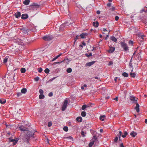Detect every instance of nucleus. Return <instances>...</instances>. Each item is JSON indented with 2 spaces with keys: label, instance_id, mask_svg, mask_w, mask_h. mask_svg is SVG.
Instances as JSON below:
<instances>
[{
  "label": "nucleus",
  "instance_id": "nucleus-1",
  "mask_svg": "<svg viewBox=\"0 0 147 147\" xmlns=\"http://www.w3.org/2000/svg\"><path fill=\"white\" fill-rule=\"evenodd\" d=\"M129 99L131 100L132 101L133 103L136 104V106L135 108V109L137 113H139L140 111V106L137 103L138 98L134 96H131L130 97Z\"/></svg>",
  "mask_w": 147,
  "mask_h": 147
},
{
  "label": "nucleus",
  "instance_id": "nucleus-2",
  "mask_svg": "<svg viewBox=\"0 0 147 147\" xmlns=\"http://www.w3.org/2000/svg\"><path fill=\"white\" fill-rule=\"evenodd\" d=\"M34 134V131H28L27 133V136H26L24 138V142H27V143L29 142V140L30 138L33 136Z\"/></svg>",
  "mask_w": 147,
  "mask_h": 147
},
{
  "label": "nucleus",
  "instance_id": "nucleus-3",
  "mask_svg": "<svg viewBox=\"0 0 147 147\" xmlns=\"http://www.w3.org/2000/svg\"><path fill=\"white\" fill-rule=\"evenodd\" d=\"M34 27L33 28H28L27 27H23L20 28L22 32L25 34H27L30 31H34L35 30Z\"/></svg>",
  "mask_w": 147,
  "mask_h": 147
},
{
  "label": "nucleus",
  "instance_id": "nucleus-4",
  "mask_svg": "<svg viewBox=\"0 0 147 147\" xmlns=\"http://www.w3.org/2000/svg\"><path fill=\"white\" fill-rule=\"evenodd\" d=\"M71 24V23L69 22L68 21H65L63 24H61L60 25V27L59 28V30H63L65 27L67 26L70 24Z\"/></svg>",
  "mask_w": 147,
  "mask_h": 147
},
{
  "label": "nucleus",
  "instance_id": "nucleus-5",
  "mask_svg": "<svg viewBox=\"0 0 147 147\" xmlns=\"http://www.w3.org/2000/svg\"><path fill=\"white\" fill-rule=\"evenodd\" d=\"M120 44L121 47L124 51H126L129 50V47L127 44L123 42H121Z\"/></svg>",
  "mask_w": 147,
  "mask_h": 147
},
{
  "label": "nucleus",
  "instance_id": "nucleus-6",
  "mask_svg": "<svg viewBox=\"0 0 147 147\" xmlns=\"http://www.w3.org/2000/svg\"><path fill=\"white\" fill-rule=\"evenodd\" d=\"M67 104L68 100L67 98H66L64 100L62 105L61 109L62 111H64L66 109Z\"/></svg>",
  "mask_w": 147,
  "mask_h": 147
},
{
  "label": "nucleus",
  "instance_id": "nucleus-7",
  "mask_svg": "<svg viewBox=\"0 0 147 147\" xmlns=\"http://www.w3.org/2000/svg\"><path fill=\"white\" fill-rule=\"evenodd\" d=\"M122 133L121 131H119V134H118L117 135L116 137H115V138L114 140V143H117L118 140L119 139V140H120V137L121 136V135L122 134Z\"/></svg>",
  "mask_w": 147,
  "mask_h": 147
},
{
  "label": "nucleus",
  "instance_id": "nucleus-8",
  "mask_svg": "<svg viewBox=\"0 0 147 147\" xmlns=\"http://www.w3.org/2000/svg\"><path fill=\"white\" fill-rule=\"evenodd\" d=\"M42 38L45 41H49L52 40V37L49 35H46L43 37Z\"/></svg>",
  "mask_w": 147,
  "mask_h": 147
},
{
  "label": "nucleus",
  "instance_id": "nucleus-9",
  "mask_svg": "<svg viewBox=\"0 0 147 147\" xmlns=\"http://www.w3.org/2000/svg\"><path fill=\"white\" fill-rule=\"evenodd\" d=\"M13 40L14 42L17 43L18 44H20L21 42L22 41L21 39L17 38L16 37L14 38Z\"/></svg>",
  "mask_w": 147,
  "mask_h": 147
},
{
  "label": "nucleus",
  "instance_id": "nucleus-10",
  "mask_svg": "<svg viewBox=\"0 0 147 147\" xmlns=\"http://www.w3.org/2000/svg\"><path fill=\"white\" fill-rule=\"evenodd\" d=\"M115 49V48L113 47L111 45L109 46V49L108 51V52L110 53H113Z\"/></svg>",
  "mask_w": 147,
  "mask_h": 147
},
{
  "label": "nucleus",
  "instance_id": "nucleus-11",
  "mask_svg": "<svg viewBox=\"0 0 147 147\" xmlns=\"http://www.w3.org/2000/svg\"><path fill=\"white\" fill-rule=\"evenodd\" d=\"M20 130L21 131H27L28 129L27 128H26L23 125H21L19 127Z\"/></svg>",
  "mask_w": 147,
  "mask_h": 147
},
{
  "label": "nucleus",
  "instance_id": "nucleus-12",
  "mask_svg": "<svg viewBox=\"0 0 147 147\" xmlns=\"http://www.w3.org/2000/svg\"><path fill=\"white\" fill-rule=\"evenodd\" d=\"M14 16L17 18H19L21 16V13L20 11H17L14 14Z\"/></svg>",
  "mask_w": 147,
  "mask_h": 147
},
{
  "label": "nucleus",
  "instance_id": "nucleus-13",
  "mask_svg": "<svg viewBox=\"0 0 147 147\" xmlns=\"http://www.w3.org/2000/svg\"><path fill=\"white\" fill-rule=\"evenodd\" d=\"M95 62V61H93L87 63L85 65L86 67H90Z\"/></svg>",
  "mask_w": 147,
  "mask_h": 147
},
{
  "label": "nucleus",
  "instance_id": "nucleus-14",
  "mask_svg": "<svg viewBox=\"0 0 147 147\" xmlns=\"http://www.w3.org/2000/svg\"><path fill=\"white\" fill-rule=\"evenodd\" d=\"M88 34L87 33L82 32L80 35V36L81 38H86Z\"/></svg>",
  "mask_w": 147,
  "mask_h": 147
},
{
  "label": "nucleus",
  "instance_id": "nucleus-15",
  "mask_svg": "<svg viewBox=\"0 0 147 147\" xmlns=\"http://www.w3.org/2000/svg\"><path fill=\"white\" fill-rule=\"evenodd\" d=\"M28 18L27 14H23L21 15V18L23 20L26 19Z\"/></svg>",
  "mask_w": 147,
  "mask_h": 147
},
{
  "label": "nucleus",
  "instance_id": "nucleus-16",
  "mask_svg": "<svg viewBox=\"0 0 147 147\" xmlns=\"http://www.w3.org/2000/svg\"><path fill=\"white\" fill-rule=\"evenodd\" d=\"M130 135L133 137H135L137 135V133L134 131H132L130 134Z\"/></svg>",
  "mask_w": 147,
  "mask_h": 147
},
{
  "label": "nucleus",
  "instance_id": "nucleus-17",
  "mask_svg": "<svg viewBox=\"0 0 147 147\" xmlns=\"http://www.w3.org/2000/svg\"><path fill=\"white\" fill-rule=\"evenodd\" d=\"M111 40L112 41L115 42L117 41V38L113 36H112L110 37Z\"/></svg>",
  "mask_w": 147,
  "mask_h": 147
},
{
  "label": "nucleus",
  "instance_id": "nucleus-18",
  "mask_svg": "<svg viewBox=\"0 0 147 147\" xmlns=\"http://www.w3.org/2000/svg\"><path fill=\"white\" fill-rule=\"evenodd\" d=\"M93 26L96 28L98 27L99 25V23L98 22L96 21V22H93Z\"/></svg>",
  "mask_w": 147,
  "mask_h": 147
},
{
  "label": "nucleus",
  "instance_id": "nucleus-19",
  "mask_svg": "<svg viewBox=\"0 0 147 147\" xmlns=\"http://www.w3.org/2000/svg\"><path fill=\"white\" fill-rule=\"evenodd\" d=\"M30 0H25L23 2V3L26 5H28L30 2Z\"/></svg>",
  "mask_w": 147,
  "mask_h": 147
},
{
  "label": "nucleus",
  "instance_id": "nucleus-20",
  "mask_svg": "<svg viewBox=\"0 0 147 147\" xmlns=\"http://www.w3.org/2000/svg\"><path fill=\"white\" fill-rule=\"evenodd\" d=\"M31 6H35L36 8H39L40 6L39 5L36 3H33L31 5Z\"/></svg>",
  "mask_w": 147,
  "mask_h": 147
},
{
  "label": "nucleus",
  "instance_id": "nucleus-21",
  "mask_svg": "<svg viewBox=\"0 0 147 147\" xmlns=\"http://www.w3.org/2000/svg\"><path fill=\"white\" fill-rule=\"evenodd\" d=\"M76 121L78 122H81L82 121V118L81 117H78L76 119Z\"/></svg>",
  "mask_w": 147,
  "mask_h": 147
},
{
  "label": "nucleus",
  "instance_id": "nucleus-22",
  "mask_svg": "<svg viewBox=\"0 0 147 147\" xmlns=\"http://www.w3.org/2000/svg\"><path fill=\"white\" fill-rule=\"evenodd\" d=\"M64 138H65V139H67L68 140H71L72 141H74L73 138L71 136H68V137L65 136V137H64Z\"/></svg>",
  "mask_w": 147,
  "mask_h": 147
},
{
  "label": "nucleus",
  "instance_id": "nucleus-23",
  "mask_svg": "<svg viewBox=\"0 0 147 147\" xmlns=\"http://www.w3.org/2000/svg\"><path fill=\"white\" fill-rule=\"evenodd\" d=\"M27 90L26 88H23L21 90V93L25 94L27 92Z\"/></svg>",
  "mask_w": 147,
  "mask_h": 147
},
{
  "label": "nucleus",
  "instance_id": "nucleus-24",
  "mask_svg": "<svg viewBox=\"0 0 147 147\" xmlns=\"http://www.w3.org/2000/svg\"><path fill=\"white\" fill-rule=\"evenodd\" d=\"M6 102V100L2 98L0 99V103L1 104L5 103Z\"/></svg>",
  "mask_w": 147,
  "mask_h": 147
},
{
  "label": "nucleus",
  "instance_id": "nucleus-25",
  "mask_svg": "<svg viewBox=\"0 0 147 147\" xmlns=\"http://www.w3.org/2000/svg\"><path fill=\"white\" fill-rule=\"evenodd\" d=\"M72 71V69L71 68L69 67L66 70V71L68 73H70Z\"/></svg>",
  "mask_w": 147,
  "mask_h": 147
},
{
  "label": "nucleus",
  "instance_id": "nucleus-26",
  "mask_svg": "<svg viewBox=\"0 0 147 147\" xmlns=\"http://www.w3.org/2000/svg\"><path fill=\"white\" fill-rule=\"evenodd\" d=\"M127 134V131H124V134L123 135H121V136L123 138H124L126 137Z\"/></svg>",
  "mask_w": 147,
  "mask_h": 147
},
{
  "label": "nucleus",
  "instance_id": "nucleus-27",
  "mask_svg": "<svg viewBox=\"0 0 147 147\" xmlns=\"http://www.w3.org/2000/svg\"><path fill=\"white\" fill-rule=\"evenodd\" d=\"M86 134V132H84L83 131H81V134L82 137H84L86 136L85 134Z\"/></svg>",
  "mask_w": 147,
  "mask_h": 147
},
{
  "label": "nucleus",
  "instance_id": "nucleus-28",
  "mask_svg": "<svg viewBox=\"0 0 147 147\" xmlns=\"http://www.w3.org/2000/svg\"><path fill=\"white\" fill-rule=\"evenodd\" d=\"M145 37V36L144 35H139V37L140 39H142V40H141V41H142L144 39V38Z\"/></svg>",
  "mask_w": 147,
  "mask_h": 147
},
{
  "label": "nucleus",
  "instance_id": "nucleus-29",
  "mask_svg": "<svg viewBox=\"0 0 147 147\" xmlns=\"http://www.w3.org/2000/svg\"><path fill=\"white\" fill-rule=\"evenodd\" d=\"M105 117V116L104 115H101L100 117V119L102 121H104V119L103 118Z\"/></svg>",
  "mask_w": 147,
  "mask_h": 147
},
{
  "label": "nucleus",
  "instance_id": "nucleus-30",
  "mask_svg": "<svg viewBox=\"0 0 147 147\" xmlns=\"http://www.w3.org/2000/svg\"><path fill=\"white\" fill-rule=\"evenodd\" d=\"M21 72L22 73H24L25 72L26 70L25 68H22L21 69Z\"/></svg>",
  "mask_w": 147,
  "mask_h": 147
},
{
  "label": "nucleus",
  "instance_id": "nucleus-31",
  "mask_svg": "<svg viewBox=\"0 0 147 147\" xmlns=\"http://www.w3.org/2000/svg\"><path fill=\"white\" fill-rule=\"evenodd\" d=\"M122 76L124 77H127L128 76V75L126 72H123L122 73Z\"/></svg>",
  "mask_w": 147,
  "mask_h": 147
},
{
  "label": "nucleus",
  "instance_id": "nucleus-32",
  "mask_svg": "<svg viewBox=\"0 0 147 147\" xmlns=\"http://www.w3.org/2000/svg\"><path fill=\"white\" fill-rule=\"evenodd\" d=\"M94 144V141H92L91 142H90L89 144V147H92V145Z\"/></svg>",
  "mask_w": 147,
  "mask_h": 147
},
{
  "label": "nucleus",
  "instance_id": "nucleus-33",
  "mask_svg": "<svg viewBox=\"0 0 147 147\" xmlns=\"http://www.w3.org/2000/svg\"><path fill=\"white\" fill-rule=\"evenodd\" d=\"M130 75L131 76V77L132 78H135V77L136 74L134 73H132V72H131L130 74Z\"/></svg>",
  "mask_w": 147,
  "mask_h": 147
},
{
  "label": "nucleus",
  "instance_id": "nucleus-34",
  "mask_svg": "<svg viewBox=\"0 0 147 147\" xmlns=\"http://www.w3.org/2000/svg\"><path fill=\"white\" fill-rule=\"evenodd\" d=\"M45 98V96L42 94H40L39 95V98L40 99H43Z\"/></svg>",
  "mask_w": 147,
  "mask_h": 147
},
{
  "label": "nucleus",
  "instance_id": "nucleus-35",
  "mask_svg": "<svg viewBox=\"0 0 147 147\" xmlns=\"http://www.w3.org/2000/svg\"><path fill=\"white\" fill-rule=\"evenodd\" d=\"M49 69L48 68H47L46 69H45L44 71L45 72L46 74L49 73Z\"/></svg>",
  "mask_w": 147,
  "mask_h": 147
},
{
  "label": "nucleus",
  "instance_id": "nucleus-36",
  "mask_svg": "<svg viewBox=\"0 0 147 147\" xmlns=\"http://www.w3.org/2000/svg\"><path fill=\"white\" fill-rule=\"evenodd\" d=\"M86 113L85 111H82L81 113V115L83 117H84L86 116Z\"/></svg>",
  "mask_w": 147,
  "mask_h": 147
},
{
  "label": "nucleus",
  "instance_id": "nucleus-37",
  "mask_svg": "<svg viewBox=\"0 0 147 147\" xmlns=\"http://www.w3.org/2000/svg\"><path fill=\"white\" fill-rule=\"evenodd\" d=\"M80 36V35H77L75 38L74 39V43L77 41V40L79 38Z\"/></svg>",
  "mask_w": 147,
  "mask_h": 147
},
{
  "label": "nucleus",
  "instance_id": "nucleus-38",
  "mask_svg": "<svg viewBox=\"0 0 147 147\" xmlns=\"http://www.w3.org/2000/svg\"><path fill=\"white\" fill-rule=\"evenodd\" d=\"M63 130L64 131H68V127L67 126H65L63 128Z\"/></svg>",
  "mask_w": 147,
  "mask_h": 147
},
{
  "label": "nucleus",
  "instance_id": "nucleus-39",
  "mask_svg": "<svg viewBox=\"0 0 147 147\" xmlns=\"http://www.w3.org/2000/svg\"><path fill=\"white\" fill-rule=\"evenodd\" d=\"M85 55L87 57H90V56H92V53H89V54L88 53H86L85 54Z\"/></svg>",
  "mask_w": 147,
  "mask_h": 147
},
{
  "label": "nucleus",
  "instance_id": "nucleus-40",
  "mask_svg": "<svg viewBox=\"0 0 147 147\" xmlns=\"http://www.w3.org/2000/svg\"><path fill=\"white\" fill-rule=\"evenodd\" d=\"M8 58L7 57H5L3 59V62L5 63L7 62Z\"/></svg>",
  "mask_w": 147,
  "mask_h": 147
},
{
  "label": "nucleus",
  "instance_id": "nucleus-41",
  "mask_svg": "<svg viewBox=\"0 0 147 147\" xmlns=\"http://www.w3.org/2000/svg\"><path fill=\"white\" fill-rule=\"evenodd\" d=\"M129 66L131 67L132 68V69L131 70V71H132L133 70V66H132V63H131V62H129Z\"/></svg>",
  "mask_w": 147,
  "mask_h": 147
},
{
  "label": "nucleus",
  "instance_id": "nucleus-42",
  "mask_svg": "<svg viewBox=\"0 0 147 147\" xmlns=\"http://www.w3.org/2000/svg\"><path fill=\"white\" fill-rule=\"evenodd\" d=\"M86 105H83L82 107V109L83 110H84L86 108Z\"/></svg>",
  "mask_w": 147,
  "mask_h": 147
},
{
  "label": "nucleus",
  "instance_id": "nucleus-43",
  "mask_svg": "<svg viewBox=\"0 0 147 147\" xmlns=\"http://www.w3.org/2000/svg\"><path fill=\"white\" fill-rule=\"evenodd\" d=\"M39 79V78L38 77H37L34 78V80L36 82L38 81Z\"/></svg>",
  "mask_w": 147,
  "mask_h": 147
},
{
  "label": "nucleus",
  "instance_id": "nucleus-44",
  "mask_svg": "<svg viewBox=\"0 0 147 147\" xmlns=\"http://www.w3.org/2000/svg\"><path fill=\"white\" fill-rule=\"evenodd\" d=\"M38 70L39 73H41L42 71V69L41 67L38 68Z\"/></svg>",
  "mask_w": 147,
  "mask_h": 147
},
{
  "label": "nucleus",
  "instance_id": "nucleus-45",
  "mask_svg": "<svg viewBox=\"0 0 147 147\" xmlns=\"http://www.w3.org/2000/svg\"><path fill=\"white\" fill-rule=\"evenodd\" d=\"M129 43L131 45H133L134 42L133 41L130 40L129 41Z\"/></svg>",
  "mask_w": 147,
  "mask_h": 147
},
{
  "label": "nucleus",
  "instance_id": "nucleus-46",
  "mask_svg": "<svg viewBox=\"0 0 147 147\" xmlns=\"http://www.w3.org/2000/svg\"><path fill=\"white\" fill-rule=\"evenodd\" d=\"M39 92L40 94H43L44 93L42 89H40L39 90Z\"/></svg>",
  "mask_w": 147,
  "mask_h": 147
},
{
  "label": "nucleus",
  "instance_id": "nucleus-47",
  "mask_svg": "<svg viewBox=\"0 0 147 147\" xmlns=\"http://www.w3.org/2000/svg\"><path fill=\"white\" fill-rule=\"evenodd\" d=\"M59 56H58V55L56 56L52 60V61H54L56 60V59H57L59 57Z\"/></svg>",
  "mask_w": 147,
  "mask_h": 147
},
{
  "label": "nucleus",
  "instance_id": "nucleus-48",
  "mask_svg": "<svg viewBox=\"0 0 147 147\" xmlns=\"http://www.w3.org/2000/svg\"><path fill=\"white\" fill-rule=\"evenodd\" d=\"M52 122L51 121L49 122L48 123V126L49 127H50L52 125Z\"/></svg>",
  "mask_w": 147,
  "mask_h": 147
},
{
  "label": "nucleus",
  "instance_id": "nucleus-49",
  "mask_svg": "<svg viewBox=\"0 0 147 147\" xmlns=\"http://www.w3.org/2000/svg\"><path fill=\"white\" fill-rule=\"evenodd\" d=\"M53 95V93L52 92H50L48 94V96L49 97H51V96H52Z\"/></svg>",
  "mask_w": 147,
  "mask_h": 147
},
{
  "label": "nucleus",
  "instance_id": "nucleus-50",
  "mask_svg": "<svg viewBox=\"0 0 147 147\" xmlns=\"http://www.w3.org/2000/svg\"><path fill=\"white\" fill-rule=\"evenodd\" d=\"M113 61H110L109 62V63L108 64V65L109 66H110L111 65H113Z\"/></svg>",
  "mask_w": 147,
  "mask_h": 147
},
{
  "label": "nucleus",
  "instance_id": "nucleus-51",
  "mask_svg": "<svg viewBox=\"0 0 147 147\" xmlns=\"http://www.w3.org/2000/svg\"><path fill=\"white\" fill-rule=\"evenodd\" d=\"M57 77H53L50 80H49V81H50V82H52V81L53 80H54Z\"/></svg>",
  "mask_w": 147,
  "mask_h": 147
},
{
  "label": "nucleus",
  "instance_id": "nucleus-52",
  "mask_svg": "<svg viewBox=\"0 0 147 147\" xmlns=\"http://www.w3.org/2000/svg\"><path fill=\"white\" fill-rule=\"evenodd\" d=\"M119 19V17L118 16H116L115 17V19L116 21H117Z\"/></svg>",
  "mask_w": 147,
  "mask_h": 147
},
{
  "label": "nucleus",
  "instance_id": "nucleus-53",
  "mask_svg": "<svg viewBox=\"0 0 147 147\" xmlns=\"http://www.w3.org/2000/svg\"><path fill=\"white\" fill-rule=\"evenodd\" d=\"M22 94L21 92H18L17 94V96H19L21 95Z\"/></svg>",
  "mask_w": 147,
  "mask_h": 147
},
{
  "label": "nucleus",
  "instance_id": "nucleus-54",
  "mask_svg": "<svg viewBox=\"0 0 147 147\" xmlns=\"http://www.w3.org/2000/svg\"><path fill=\"white\" fill-rule=\"evenodd\" d=\"M18 141V140H16L15 141H14L13 142V145H16V144L17 143Z\"/></svg>",
  "mask_w": 147,
  "mask_h": 147
},
{
  "label": "nucleus",
  "instance_id": "nucleus-55",
  "mask_svg": "<svg viewBox=\"0 0 147 147\" xmlns=\"http://www.w3.org/2000/svg\"><path fill=\"white\" fill-rule=\"evenodd\" d=\"M111 3H107V5L108 7H110L111 5Z\"/></svg>",
  "mask_w": 147,
  "mask_h": 147
},
{
  "label": "nucleus",
  "instance_id": "nucleus-56",
  "mask_svg": "<svg viewBox=\"0 0 147 147\" xmlns=\"http://www.w3.org/2000/svg\"><path fill=\"white\" fill-rule=\"evenodd\" d=\"M109 35L108 34L105 37V40H107L108 39V38H109Z\"/></svg>",
  "mask_w": 147,
  "mask_h": 147
},
{
  "label": "nucleus",
  "instance_id": "nucleus-57",
  "mask_svg": "<svg viewBox=\"0 0 147 147\" xmlns=\"http://www.w3.org/2000/svg\"><path fill=\"white\" fill-rule=\"evenodd\" d=\"M16 140H15V139H12L10 140V141L12 142H13L14 141H15Z\"/></svg>",
  "mask_w": 147,
  "mask_h": 147
},
{
  "label": "nucleus",
  "instance_id": "nucleus-58",
  "mask_svg": "<svg viewBox=\"0 0 147 147\" xmlns=\"http://www.w3.org/2000/svg\"><path fill=\"white\" fill-rule=\"evenodd\" d=\"M63 61H62L61 62H55V64H60V63H61L62 62H63Z\"/></svg>",
  "mask_w": 147,
  "mask_h": 147
},
{
  "label": "nucleus",
  "instance_id": "nucleus-59",
  "mask_svg": "<svg viewBox=\"0 0 147 147\" xmlns=\"http://www.w3.org/2000/svg\"><path fill=\"white\" fill-rule=\"evenodd\" d=\"M120 147H125L123 143H121L120 144Z\"/></svg>",
  "mask_w": 147,
  "mask_h": 147
},
{
  "label": "nucleus",
  "instance_id": "nucleus-60",
  "mask_svg": "<svg viewBox=\"0 0 147 147\" xmlns=\"http://www.w3.org/2000/svg\"><path fill=\"white\" fill-rule=\"evenodd\" d=\"M6 74H5L4 76H3L2 77V79H4V78H5L6 77Z\"/></svg>",
  "mask_w": 147,
  "mask_h": 147
},
{
  "label": "nucleus",
  "instance_id": "nucleus-61",
  "mask_svg": "<svg viewBox=\"0 0 147 147\" xmlns=\"http://www.w3.org/2000/svg\"><path fill=\"white\" fill-rule=\"evenodd\" d=\"M100 13V12L99 10H97L96 11V13L98 14H99Z\"/></svg>",
  "mask_w": 147,
  "mask_h": 147
},
{
  "label": "nucleus",
  "instance_id": "nucleus-62",
  "mask_svg": "<svg viewBox=\"0 0 147 147\" xmlns=\"http://www.w3.org/2000/svg\"><path fill=\"white\" fill-rule=\"evenodd\" d=\"M93 138L95 140H97V137L96 136H93Z\"/></svg>",
  "mask_w": 147,
  "mask_h": 147
},
{
  "label": "nucleus",
  "instance_id": "nucleus-63",
  "mask_svg": "<svg viewBox=\"0 0 147 147\" xmlns=\"http://www.w3.org/2000/svg\"><path fill=\"white\" fill-rule=\"evenodd\" d=\"M118 98V96H116L115 98H114L113 99L114 100H116L117 101Z\"/></svg>",
  "mask_w": 147,
  "mask_h": 147
},
{
  "label": "nucleus",
  "instance_id": "nucleus-64",
  "mask_svg": "<svg viewBox=\"0 0 147 147\" xmlns=\"http://www.w3.org/2000/svg\"><path fill=\"white\" fill-rule=\"evenodd\" d=\"M145 11V10L144 9H142V10H141L140 11V13H142L143 11Z\"/></svg>",
  "mask_w": 147,
  "mask_h": 147
}]
</instances>
